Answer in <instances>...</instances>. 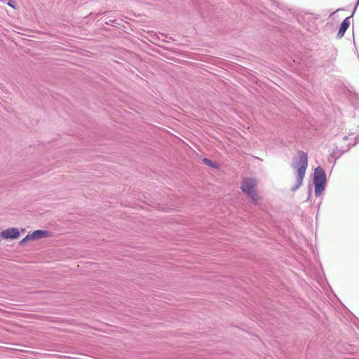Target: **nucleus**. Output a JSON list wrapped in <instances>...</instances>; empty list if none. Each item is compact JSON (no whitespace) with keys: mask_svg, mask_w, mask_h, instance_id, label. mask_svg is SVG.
Segmentation results:
<instances>
[{"mask_svg":"<svg viewBox=\"0 0 359 359\" xmlns=\"http://www.w3.org/2000/svg\"><path fill=\"white\" fill-rule=\"evenodd\" d=\"M255 186L256 181L254 179L247 178L242 182L241 187L242 191L250 196L254 203L258 200V196L255 191Z\"/></svg>","mask_w":359,"mask_h":359,"instance_id":"3","label":"nucleus"},{"mask_svg":"<svg viewBox=\"0 0 359 359\" xmlns=\"http://www.w3.org/2000/svg\"><path fill=\"white\" fill-rule=\"evenodd\" d=\"M50 234L49 231L46 230H36L29 234L32 237V240H36L41 238L47 237Z\"/></svg>","mask_w":359,"mask_h":359,"instance_id":"6","label":"nucleus"},{"mask_svg":"<svg viewBox=\"0 0 359 359\" xmlns=\"http://www.w3.org/2000/svg\"><path fill=\"white\" fill-rule=\"evenodd\" d=\"M343 153H344V152H340V153H339V156H340V155H342V154H343Z\"/></svg>","mask_w":359,"mask_h":359,"instance_id":"12","label":"nucleus"},{"mask_svg":"<svg viewBox=\"0 0 359 359\" xmlns=\"http://www.w3.org/2000/svg\"><path fill=\"white\" fill-rule=\"evenodd\" d=\"M358 142H359V137H355L353 141L351 140V142H348V144L347 145V149L346 151H348L351 147L354 146Z\"/></svg>","mask_w":359,"mask_h":359,"instance_id":"7","label":"nucleus"},{"mask_svg":"<svg viewBox=\"0 0 359 359\" xmlns=\"http://www.w3.org/2000/svg\"><path fill=\"white\" fill-rule=\"evenodd\" d=\"M203 161L208 165H210V166H212V167H215L216 166V164L215 163H213L211 160L208 159V158H203Z\"/></svg>","mask_w":359,"mask_h":359,"instance_id":"8","label":"nucleus"},{"mask_svg":"<svg viewBox=\"0 0 359 359\" xmlns=\"http://www.w3.org/2000/svg\"><path fill=\"white\" fill-rule=\"evenodd\" d=\"M325 172L321 167L318 166L315 169L313 174L314 191L316 196H320L323 193L325 187Z\"/></svg>","mask_w":359,"mask_h":359,"instance_id":"2","label":"nucleus"},{"mask_svg":"<svg viewBox=\"0 0 359 359\" xmlns=\"http://www.w3.org/2000/svg\"><path fill=\"white\" fill-rule=\"evenodd\" d=\"M297 154L299 158L298 161L293 162L292 164V168H295L297 170L295 184L290 189L293 192L296 191L302 184V182L308 166L307 154L303 151H298Z\"/></svg>","mask_w":359,"mask_h":359,"instance_id":"1","label":"nucleus"},{"mask_svg":"<svg viewBox=\"0 0 359 359\" xmlns=\"http://www.w3.org/2000/svg\"><path fill=\"white\" fill-rule=\"evenodd\" d=\"M1 234L5 238H17L20 235V232L15 228H9L3 231Z\"/></svg>","mask_w":359,"mask_h":359,"instance_id":"4","label":"nucleus"},{"mask_svg":"<svg viewBox=\"0 0 359 359\" xmlns=\"http://www.w3.org/2000/svg\"><path fill=\"white\" fill-rule=\"evenodd\" d=\"M8 4V6H11V7H14V6L12 5V4H11L10 2H9Z\"/></svg>","mask_w":359,"mask_h":359,"instance_id":"11","label":"nucleus"},{"mask_svg":"<svg viewBox=\"0 0 359 359\" xmlns=\"http://www.w3.org/2000/svg\"><path fill=\"white\" fill-rule=\"evenodd\" d=\"M343 140H348V137H347V136H344V137H343Z\"/></svg>","mask_w":359,"mask_h":359,"instance_id":"10","label":"nucleus"},{"mask_svg":"<svg viewBox=\"0 0 359 359\" xmlns=\"http://www.w3.org/2000/svg\"><path fill=\"white\" fill-rule=\"evenodd\" d=\"M350 25V19L349 18H346L341 23L340 28L339 29L337 36L339 38H342L346 32V31L348 29Z\"/></svg>","mask_w":359,"mask_h":359,"instance_id":"5","label":"nucleus"},{"mask_svg":"<svg viewBox=\"0 0 359 359\" xmlns=\"http://www.w3.org/2000/svg\"><path fill=\"white\" fill-rule=\"evenodd\" d=\"M28 240H32V237L29 236V234L27 235L21 241H20V244L22 245L24 244Z\"/></svg>","mask_w":359,"mask_h":359,"instance_id":"9","label":"nucleus"}]
</instances>
